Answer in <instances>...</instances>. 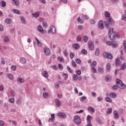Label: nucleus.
Masks as SVG:
<instances>
[{
  "label": "nucleus",
  "mask_w": 126,
  "mask_h": 126,
  "mask_svg": "<svg viewBox=\"0 0 126 126\" xmlns=\"http://www.w3.org/2000/svg\"><path fill=\"white\" fill-rule=\"evenodd\" d=\"M109 96L111 98H116V97H117V94L114 93H111L110 94Z\"/></svg>",
  "instance_id": "21"
},
{
  "label": "nucleus",
  "mask_w": 126,
  "mask_h": 126,
  "mask_svg": "<svg viewBox=\"0 0 126 126\" xmlns=\"http://www.w3.org/2000/svg\"><path fill=\"white\" fill-rule=\"evenodd\" d=\"M121 64V62L120 61V58L118 57L115 59V65L118 66Z\"/></svg>",
  "instance_id": "12"
},
{
  "label": "nucleus",
  "mask_w": 126,
  "mask_h": 126,
  "mask_svg": "<svg viewBox=\"0 0 126 126\" xmlns=\"http://www.w3.org/2000/svg\"><path fill=\"white\" fill-rule=\"evenodd\" d=\"M88 111H91V112H92L93 113H94L95 112V109L93 108V107H88Z\"/></svg>",
  "instance_id": "35"
},
{
  "label": "nucleus",
  "mask_w": 126,
  "mask_h": 126,
  "mask_svg": "<svg viewBox=\"0 0 126 126\" xmlns=\"http://www.w3.org/2000/svg\"><path fill=\"white\" fill-rule=\"evenodd\" d=\"M20 62L23 64H25L26 63V59H25V58H22L20 59Z\"/></svg>",
  "instance_id": "16"
},
{
  "label": "nucleus",
  "mask_w": 126,
  "mask_h": 126,
  "mask_svg": "<svg viewBox=\"0 0 126 126\" xmlns=\"http://www.w3.org/2000/svg\"><path fill=\"white\" fill-rule=\"evenodd\" d=\"M43 96L44 98H48L49 97V94L47 92H44L43 94Z\"/></svg>",
  "instance_id": "31"
},
{
  "label": "nucleus",
  "mask_w": 126,
  "mask_h": 126,
  "mask_svg": "<svg viewBox=\"0 0 126 126\" xmlns=\"http://www.w3.org/2000/svg\"><path fill=\"white\" fill-rule=\"evenodd\" d=\"M76 73L78 75H81V71H80V70H78L76 71Z\"/></svg>",
  "instance_id": "47"
},
{
  "label": "nucleus",
  "mask_w": 126,
  "mask_h": 126,
  "mask_svg": "<svg viewBox=\"0 0 126 126\" xmlns=\"http://www.w3.org/2000/svg\"><path fill=\"white\" fill-rule=\"evenodd\" d=\"M63 54H64V56L65 57H66L67 56V52L66 51V50H65L64 52H63Z\"/></svg>",
  "instance_id": "64"
},
{
  "label": "nucleus",
  "mask_w": 126,
  "mask_h": 126,
  "mask_svg": "<svg viewBox=\"0 0 126 126\" xmlns=\"http://www.w3.org/2000/svg\"><path fill=\"white\" fill-rule=\"evenodd\" d=\"M21 20H22V23H23L24 24H25V23H26V21H25V19H24V17H22Z\"/></svg>",
  "instance_id": "51"
},
{
  "label": "nucleus",
  "mask_w": 126,
  "mask_h": 126,
  "mask_svg": "<svg viewBox=\"0 0 126 126\" xmlns=\"http://www.w3.org/2000/svg\"><path fill=\"white\" fill-rule=\"evenodd\" d=\"M63 76H65L64 77L65 80H66V79H67V78H68V75L67 74L63 73Z\"/></svg>",
  "instance_id": "44"
},
{
  "label": "nucleus",
  "mask_w": 126,
  "mask_h": 126,
  "mask_svg": "<svg viewBox=\"0 0 126 126\" xmlns=\"http://www.w3.org/2000/svg\"><path fill=\"white\" fill-rule=\"evenodd\" d=\"M103 57L105 59L107 58L109 60H112V59H113V55L107 53V52H105L103 53Z\"/></svg>",
  "instance_id": "5"
},
{
  "label": "nucleus",
  "mask_w": 126,
  "mask_h": 126,
  "mask_svg": "<svg viewBox=\"0 0 126 126\" xmlns=\"http://www.w3.org/2000/svg\"><path fill=\"white\" fill-rule=\"evenodd\" d=\"M37 30L41 33H43V32H44V30L43 29V27H42V26H38L37 27Z\"/></svg>",
  "instance_id": "15"
},
{
  "label": "nucleus",
  "mask_w": 126,
  "mask_h": 126,
  "mask_svg": "<svg viewBox=\"0 0 126 126\" xmlns=\"http://www.w3.org/2000/svg\"><path fill=\"white\" fill-rule=\"evenodd\" d=\"M75 62L77 63H81V60L79 59H76Z\"/></svg>",
  "instance_id": "46"
},
{
  "label": "nucleus",
  "mask_w": 126,
  "mask_h": 126,
  "mask_svg": "<svg viewBox=\"0 0 126 126\" xmlns=\"http://www.w3.org/2000/svg\"><path fill=\"white\" fill-rule=\"evenodd\" d=\"M105 17L107 18V22L108 23H107L106 22L104 23L105 27L107 28V29H110V26L113 22H114V21L112 19V17L110 16L111 14H110V12L108 11H106L104 13Z\"/></svg>",
  "instance_id": "1"
},
{
  "label": "nucleus",
  "mask_w": 126,
  "mask_h": 126,
  "mask_svg": "<svg viewBox=\"0 0 126 126\" xmlns=\"http://www.w3.org/2000/svg\"><path fill=\"white\" fill-rule=\"evenodd\" d=\"M40 15L39 12H36L35 13L32 14V16L34 17H38Z\"/></svg>",
  "instance_id": "27"
},
{
  "label": "nucleus",
  "mask_w": 126,
  "mask_h": 126,
  "mask_svg": "<svg viewBox=\"0 0 126 126\" xmlns=\"http://www.w3.org/2000/svg\"><path fill=\"white\" fill-rule=\"evenodd\" d=\"M112 43H113V42L107 41L106 44H107L108 46H112Z\"/></svg>",
  "instance_id": "56"
},
{
  "label": "nucleus",
  "mask_w": 126,
  "mask_h": 126,
  "mask_svg": "<svg viewBox=\"0 0 126 126\" xmlns=\"http://www.w3.org/2000/svg\"><path fill=\"white\" fill-rule=\"evenodd\" d=\"M58 116L60 117L61 119H65V118H66V115H65V113L62 112H59L58 114Z\"/></svg>",
  "instance_id": "9"
},
{
  "label": "nucleus",
  "mask_w": 126,
  "mask_h": 126,
  "mask_svg": "<svg viewBox=\"0 0 126 126\" xmlns=\"http://www.w3.org/2000/svg\"><path fill=\"white\" fill-rule=\"evenodd\" d=\"M57 60L59 63H63V58L62 57H58Z\"/></svg>",
  "instance_id": "23"
},
{
  "label": "nucleus",
  "mask_w": 126,
  "mask_h": 126,
  "mask_svg": "<svg viewBox=\"0 0 126 126\" xmlns=\"http://www.w3.org/2000/svg\"><path fill=\"white\" fill-rule=\"evenodd\" d=\"M49 122H52L54 123V121H55V114H51V118L49 119Z\"/></svg>",
  "instance_id": "14"
},
{
  "label": "nucleus",
  "mask_w": 126,
  "mask_h": 126,
  "mask_svg": "<svg viewBox=\"0 0 126 126\" xmlns=\"http://www.w3.org/2000/svg\"><path fill=\"white\" fill-rule=\"evenodd\" d=\"M7 76L10 79V80H12V79H13V75L11 74L7 75Z\"/></svg>",
  "instance_id": "33"
},
{
  "label": "nucleus",
  "mask_w": 126,
  "mask_h": 126,
  "mask_svg": "<svg viewBox=\"0 0 126 126\" xmlns=\"http://www.w3.org/2000/svg\"><path fill=\"white\" fill-rule=\"evenodd\" d=\"M122 20H126V15H125L122 17Z\"/></svg>",
  "instance_id": "63"
},
{
  "label": "nucleus",
  "mask_w": 126,
  "mask_h": 126,
  "mask_svg": "<svg viewBox=\"0 0 126 126\" xmlns=\"http://www.w3.org/2000/svg\"><path fill=\"white\" fill-rule=\"evenodd\" d=\"M111 76H110V75H106V77H105V80L106 81H111Z\"/></svg>",
  "instance_id": "26"
},
{
  "label": "nucleus",
  "mask_w": 126,
  "mask_h": 126,
  "mask_svg": "<svg viewBox=\"0 0 126 126\" xmlns=\"http://www.w3.org/2000/svg\"><path fill=\"white\" fill-rule=\"evenodd\" d=\"M105 100L107 102H112V99L109 97H106Z\"/></svg>",
  "instance_id": "39"
},
{
  "label": "nucleus",
  "mask_w": 126,
  "mask_h": 126,
  "mask_svg": "<svg viewBox=\"0 0 126 126\" xmlns=\"http://www.w3.org/2000/svg\"><path fill=\"white\" fill-rule=\"evenodd\" d=\"M5 22L6 24H11V19L10 18H7L5 20Z\"/></svg>",
  "instance_id": "25"
},
{
  "label": "nucleus",
  "mask_w": 126,
  "mask_h": 126,
  "mask_svg": "<svg viewBox=\"0 0 126 126\" xmlns=\"http://www.w3.org/2000/svg\"><path fill=\"white\" fill-rule=\"evenodd\" d=\"M70 58L71 59H73L74 58V53H70Z\"/></svg>",
  "instance_id": "49"
},
{
  "label": "nucleus",
  "mask_w": 126,
  "mask_h": 126,
  "mask_svg": "<svg viewBox=\"0 0 126 126\" xmlns=\"http://www.w3.org/2000/svg\"><path fill=\"white\" fill-rule=\"evenodd\" d=\"M111 47H113V48H117V47H118V44L117 43V42L116 41L112 42V44H111Z\"/></svg>",
  "instance_id": "20"
},
{
  "label": "nucleus",
  "mask_w": 126,
  "mask_h": 126,
  "mask_svg": "<svg viewBox=\"0 0 126 126\" xmlns=\"http://www.w3.org/2000/svg\"><path fill=\"white\" fill-rule=\"evenodd\" d=\"M55 87H56V88H60V84H59V83H56L55 84Z\"/></svg>",
  "instance_id": "50"
},
{
  "label": "nucleus",
  "mask_w": 126,
  "mask_h": 126,
  "mask_svg": "<svg viewBox=\"0 0 126 126\" xmlns=\"http://www.w3.org/2000/svg\"><path fill=\"white\" fill-rule=\"evenodd\" d=\"M114 118L116 120H118V118L120 117V115L119 113L116 110L114 111Z\"/></svg>",
  "instance_id": "11"
},
{
  "label": "nucleus",
  "mask_w": 126,
  "mask_h": 126,
  "mask_svg": "<svg viewBox=\"0 0 126 126\" xmlns=\"http://www.w3.org/2000/svg\"><path fill=\"white\" fill-rule=\"evenodd\" d=\"M78 78V76L77 74H75L73 76V80H77V79Z\"/></svg>",
  "instance_id": "43"
},
{
  "label": "nucleus",
  "mask_w": 126,
  "mask_h": 126,
  "mask_svg": "<svg viewBox=\"0 0 126 126\" xmlns=\"http://www.w3.org/2000/svg\"><path fill=\"white\" fill-rule=\"evenodd\" d=\"M92 119V117L90 115H88L87 120L88 121V124H90V120Z\"/></svg>",
  "instance_id": "30"
},
{
  "label": "nucleus",
  "mask_w": 126,
  "mask_h": 126,
  "mask_svg": "<svg viewBox=\"0 0 126 126\" xmlns=\"http://www.w3.org/2000/svg\"><path fill=\"white\" fill-rule=\"evenodd\" d=\"M74 122L77 125H80V123H81V119L79 116H75L74 118Z\"/></svg>",
  "instance_id": "4"
},
{
  "label": "nucleus",
  "mask_w": 126,
  "mask_h": 126,
  "mask_svg": "<svg viewBox=\"0 0 126 126\" xmlns=\"http://www.w3.org/2000/svg\"><path fill=\"white\" fill-rule=\"evenodd\" d=\"M0 4L2 7H4V6L6 5V2H5V1H1L0 2Z\"/></svg>",
  "instance_id": "32"
},
{
  "label": "nucleus",
  "mask_w": 126,
  "mask_h": 126,
  "mask_svg": "<svg viewBox=\"0 0 126 126\" xmlns=\"http://www.w3.org/2000/svg\"><path fill=\"white\" fill-rule=\"evenodd\" d=\"M98 72H103V68H98Z\"/></svg>",
  "instance_id": "61"
},
{
  "label": "nucleus",
  "mask_w": 126,
  "mask_h": 126,
  "mask_svg": "<svg viewBox=\"0 0 126 126\" xmlns=\"http://www.w3.org/2000/svg\"><path fill=\"white\" fill-rule=\"evenodd\" d=\"M116 83L118 87L120 88V89H125V88H126V85H125V84H124L119 79L116 80Z\"/></svg>",
  "instance_id": "3"
},
{
  "label": "nucleus",
  "mask_w": 126,
  "mask_h": 126,
  "mask_svg": "<svg viewBox=\"0 0 126 126\" xmlns=\"http://www.w3.org/2000/svg\"><path fill=\"white\" fill-rule=\"evenodd\" d=\"M12 70H15L16 69V66L13 65L11 67Z\"/></svg>",
  "instance_id": "60"
},
{
  "label": "nucleus",
  "mask_w": 126,
  "mask_h": 126,
  "mask_svg": "<svg viewBox=\"0 0 126 126\" xmlns=\"http://www.w3.org/2000/svg\"><path fill=\"white\" fill-rule=\"evenodd\" d=\"M85 100H86V96H83L81 97L80 101L81 102H83V101H84Z\"/></svg>",
  "instance_id": "41"
},
{
  "label": "nucleus",
  "mask_w": 126,
  "mask_h": 126,
  "mask_svg": "<svg viewBox=\"0 0 126 126\" xmlns=\"http://www.w3.org/2000/svg\"><path fill=\"white\" fill-rule=\"evenodd\" d=\"M98 27L99 29H104V22L100 20L98 23Z\"/></svg>",
  "instance_id": "8"
},
{
  "label": "nucleus",
  "mask_w": 126,
  "mask_h": 126,
  "mask_svg": "<svg viewBox=\"0 0 126 126\" xmlns=\"http://www.w3.org/2000/svg\"><path fill=\"white\" fill-rule=\"evenodd\" d=\"M79 44L78 43H75L73 44V48L74 49H75L76 50H77V49H79Z\"/></svg>",
  "instance_id": "17"
},
{
  "label": "nucleus",
  "mask_w": 126,
  "mask_h": 126,
  "mask_svg": "<svg viewBox=\"0 0 126 126\" xmlns=\"http://www.w3.org/2000/svg\"><path fill=\"white\" fill-rule=\"evenodd\" d=\"M84 41L85 42H87V41H88V37H87V36H85L84 37Z\"/></svg>",
  "instance_id": "52"
},
{
  "label": "nucleus",
  "mask_w": 126,
  "mask_h": 126,
  "mask_svg": "<svg viewBox=\"0 0 126 126\" xmlns=\"http://www.w3.org/2000/svg\"><path fill=\"white\" fill-rule=\"evenodd\" d=\"M77 41H81V36H80V35H78L77 37Z\"/></svg>",
  "instance_id": "59"
},
{
  "label": "nucleus",
  "mask_w": 126,
  "mask_h": 126,
  "mask_svg": "<svg viewBox=\"0 0 126 126\" xmlns=\"http://www.w3.org/2000/svg\"><path fill=\"white\" fill-rule=\"evenodd\" d=\"M97 65V62L94 61L92 64V67H95Z\"/></svg>",
  "instance_id": "36"
},
{
  "label": "nucleus",
  "mask_w": 126,
  "mask_h": 126,
  "mask_svg": "<svg viewBox=\"0 0 126 126\" xmlns=\"http://www.w3.org/2000/svg\"><path fill=\"white\" fill-rule=\"evenodd\" d=\"M13 12L14 13H16V14H20V11H19V10L13 9Z\"/></svg>",
  "instance_id": "29"
},
{
  "label": "nucleus",
  "mask_w": 126,
  "mask_h": 126,
  "mask_svg": "<svg viewBox=\"0 0 126 126\" xmlns=\"http://www.w3.org/2000/svg\"><path fill=\"white\" fill-rule=\"evenodd\" d=\"M42 75L44 76V77L47 78L48 76H49V74L47 71H44L42 73Z\"/></svg>",
  "instance_id": "18"
},
{
  "label": "nucleus",
  "mask_w": 126,
  "mask_h": 126,
  "mask_svg": "<svg viewBox=\"0 0 126 126\" xmlns=\"http://www.w3.org/2000/svg\"><path fill=\"white\" fill-rule=\"evenodd\" d=\"M55 102L56 103V105H57V107H61V102L60 101V100L59 99H56Z\"/></svg>",
  "instance_id": "19"
},
{
  "label": "nucleus",
  "mask_w": 126,
  "mask_h": 126,
  "mask_svg": "<svg viewBox=\"0 0 126 126\" xmlns=\"http://www.w3.org/2000/svg\"><path fill=\"white\" fill-rule=\"evenodd\" d=\"M4 124V123L3 122V121L0 120V126H2Z\"/></svg>",
  "instance_id": "58"
},
{
  "label": "nucleus",
  "mask_w": 126,
  "mask_h": 126,
  "mask_svg": "<svg viewBox=\"0 0 126 126\" xmlns=\"http://www.w3.org/2000/svg\"><path fill=\"white\" fill-rule=\"evenodd\" d=\"M42 26L44 28H47L48 27V25L47 24V22H43V25Z\"/></svg>",
  "instance_id": "37"
},
{
  "label": "nucleus",
  "mask_w": 126,
  "mask_h": 126,
  "mask_svg": "<svg viewBox=\"0 0 126 126\" xmlns=\"http://www.w3.org/2000/svg\"><path fill=\"white\" fill-rule=\"evenodd\" d=\"M99 53H100V50H99V49L98 48H97L96 49V51L95 52V56H99Z\"/></svg>",
  "instance_id": "34"
},
{
  "label": "nucleus",
  "mask_w": 126,
  "mask_h": 126,
  "mask_svg": "<svg viewBox=\"0 0 126 126\" xmlns=\"http://www.w3.org/2000/svg\"><path fill=\"white\" fill-rule=\"evenodd\" d=\"M89 48L92 51H93V50H94V44H93V42H92V41H90L89 42Z\"/></svg>",
  "instance_id": "10"
},
{
  "label": "nucleus",
  "mask_w": 126,
  "mask_h": 126,
  "mask_svg": "<svg viewBox=\"0 0 126 126\" xmlns=\"http://www.w3.org/2000/svg\"><path fill=\"white\" fill-rule=\"evenodd\" d=\"M82 18L83 19H88V16L85 15H83L82 16Z\"/></svg>",
  "instance_id": "53"
},
{
  "label": "nucleus",
  "mask_w": 126,
  "mask_h": 126,
  "mask_svg": "<svg viewBox=\"0 0 126 126\" xmlns=\"http://www.w3.org/2000/svg\"><path fill=\"white\" fill-rule=\"evenodd\" d=\"M58 67H59V68H63V64H59V65H58Z\"/></svg>",
  "instance_id": "62"
},
{
  "label": "nucleus",
  "mask_w": 126,
  "mask_h": 126,
  "mask_svg": "<svg viewBox=\"0 0 126 126\" xmlns=\"http://www.w3.org/2000/svg\"><path fill=\"white\" fill-rule=\"evenodd\" d=\"M17 81H18V82H19L20 83H22L24 82V79L21 78H18Z\"/></svg>",
  "instance_id": "24"
},
{
  "label": "nucleus",
  "mask_w": 126,
  "mask_h": 126,
  "mask_svg": "<svg viewBox=\"0 0 126 126\" xmlns=\"http://www.w3.org/2000/svg\"><path fill=\"white\" fill-rule=\"evenodd\" d=\"M9 102H10V103H14V102H15L14 98H9Z\"/></svg>",
  "instance_id": "42"
},
{
  "label": "nucleus",
  "mask_w": 126,
  "mask_h": 126,
  "mask_svg": "<svg viewBox=\"0 0 126 126\" xmlns=\"http://www.w3.org/2000/svg\"><path fill=\"white\" fill-rule=\"evenodd\" d=\"M44 52L46 56H50L51 54V51L50 50V49L48 48H44Z\"/></svg>",
  "instance_id": "7"
},
{
  "label": "nucleus",
  "mask_w": 126,
  "mask_h": 126,
  "mask_svg": "<svg viewBox=\"0 0 126 126\" xmlns=\"http://www.w3.org/2000/svg\"><path fill=\"white\" fill-rule=\"evenodd\" d=\"M78 21L81 24H82L84 22L83 20H82V19H80V17H79L78 18Z\"/></svg>",
  "instance_id": "45"
},
{
  "label": "nucleus",
  "mask_w": 126,
  "mask_h": 126,
  "mask_svg": "<svg viewBox=\"0 0 126 126\" xmlns=\"http://www.w3.org/2000/svg\"><path fill=\"white\" fill-rule=\"evenodd\" d=\"M67 69L68 72H69L70 73H71V72H72V71H71V69L70 68V67H67Z\"/></svg>",
  "instance_id": "54"
},
{
  "label": "nucleus",
  "mask_w": 126,
  "mask_h": 126,
  "mask_svg": "<svg viewBox=\"0 0 126 126\" xmlns=\"http://www.w3.org/2000/svg\"><path fill=\"white\" fill-rule=\"evenodd\" d=\"M92 70H93V72H94V73H96V72H97V70L95 67H92Z\"/></svg>",
  "instance_id": "55"
},
{
  "label": "nucleus",
  "mask_w": 126,
  "mask_h": 126,
  "mask_svg": "<svg viewBox=\"0 0 126 126\" xmlns=\"http://www.w3.org/2000/svg\"><path fill=\"white\" fill-rule=\"evenodd\" d=\"M113 90H117V89H118V86L116 85H114L113 87Z\"/></svg>",
  "instance_id": "57"
},
{
  "label": "nucleus",
  "mask_w": 126,
  "mask_h": 126,
  "mask_svg": "<svg viewBox=\"0 0 126 126\" xmlns=\"http://www.w3.org/2000/svg\"><path fill=\"white\" fill-rule=\"evenodd\" d=\"M112 112H113V109L109 108L107 112V115H108V114H112Z\"/></svg>",
  "instance_id": "38"
},
{
  "label": "nucleus",
  "mask_w": 126,
  "mask_h": 126,
  "mask_svg": "<svg viewBox=\"0 0 126 126\" xmlns=\"http://www.w3.org/2000/svg\"><path fill=\"white\" fill-rule=\"evenodd\" d=\"M35 41H36V43L39 47H42V42H40V40L37 37L35 38Z\"/></svg>",
  "instance_id": "13"
},
{
  "label": "nucleus",
  "mask_w": 126,
  "mask_h": 126,
  "mask_svg": "<svg viewBox=\"0 0 126 126\" xmlns=\"http://www.w3.org/2000/svg\"><path fill=\"white\" fill-rule=\"evenodd\" d=\"M126 68V63H124L122 67L120 68L121 70H124Z\"/></svg>",
  "instance_id": "28"
},
{
  "label": "nucleus",
  "mask_w": 126,
  "mask_h": 126,
  "mask_svg": "<svg viewBox=\"0 0 126 126\" xmlns=\"http://www.w3.org/2000/svg\"><path fill=\"white\" fill-rule=\"evenodd\" d=\"M52 33V34H56L57 32V30L56 29V28L54 27V26H51L50 27V30L48 31V33Z\"/></svg>",
  "instance_id": "6"
},
{
  "label": "nucleus",
  "mask_w": 126,
  "mask_h": 126,
  "mask_svg": "<svg viewBox=\"0 0 126 126\" xmlns=\"http://www.w3.org/2000/svg\"><path fill=\"white\" fill-rule=\"evenodd\" d=\"M106 69L107 71H110V70H111V64L109 63L106 64Z\"/></svg>",
  "instance_id": "22"
},
{
  "label": "nucleus",
  "mask_w": 126,
  "mask_h": 126,
  "mask_svg": "<svg viewBox=\"0 0 126 126\" xmlns=\"http://www.w3.org/2000/svg\"><path fill=\"white\" fill-rule=\"evenodd\" d=\"M108 35L111 40H115V38H119L120 37L119 33L116 34L114 33L113 28L110 29Z\"/></svg>",
  "instance_id": "2"
},
{
  "label": "nucleus",
  "mask_w": 126,
  "mask_h": 126,
  "mask_svg": "<svg viewBox=\"0 0 126 126\" xmlns=\"http://www.w3.org/2000/svg\"><path fill=\"white\" fill-rule=\"evenodd\" d=\"M12 0V1H14L16 5H19V2L18 1V0Z\"/></svg>",
  "instance_id": "40"
},
{
  "label": "nucleus",
  "mask_w": 126,
  "mask_h": 126,
  "mask_svg": "<svg viewBox=\"0 0 126 126\" xmlns=\"http://www.w3.org/2000/svg\"><path fill=\"white\" fill-rule=\"evenodd\" d=\"M81 52L84 55H86V54H87V51L85 49H83Z\"/></svg>",
  "instance_id": "48"
}]
</instances>
